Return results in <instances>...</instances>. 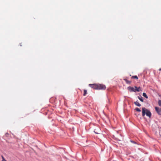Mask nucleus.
<instances>
[{"label":"nucleus","instance_id":"obj_1","mask_svg":"<svg viewBox=\"0 0 161 161\" xmlns=\"http://www.w3.org/2000/svg\"><path fill=\"white\" fill-rule=\"evenodd\" d=\"M89 86L95 90H105L106 87L104 85L100 84H89Z\"/></svg>","mask_w":161,"mask_h":161},{"label":"nucleus","instance_id":"obj_2","mask_svg":"<svg viewBox=\"0 0 161 161\" xmlns=\"http://www.w3.org/2000/svg\"><path fill=\"white\" fill-rule=\"evenodd\" d=\"M145 114H146L147 116L148 117L150 118H151L152 115L150 111L146 109L145 107H143L142 108V116H144Z\"/></svg>","mask_w":161,"mask_h":161},{"label":"nucleus","instance_id":"obj_3","mask_svg":"<svg viewBox=\"0 0 161 161\" xmlns=\"http://www.w3.org/2000/svg\"><path fill=\"white\" fill-rule=\"evenodd\" d=\"M128 89L130 92H139L141 91V89L140 87L138 88L136 86H135L134 87H133L131 86H129L128 87Z\"/></svg>","mask_w":161,"mask_h":161},{"label":"nucleus","instance_id":"obj_4","mask_svg":"<svg viewBox=\"0 0 161 161\" xmlns=\"http://www.w3.org/2000/svg\"><path fill=\"white\" fill-rule=\"evenodd\" d=\"M155 108L158 114L161 115V108L157 107H155Z\"/></svg>","mask_w":161,"mask_h":161},{"label":"nucleus","instance_id":"obj_5","mask_svg":"<svg viewBox=\"0 0 161 161\" xmlns=\"http://www.w3.org/2000/svg\"><path fill=\"white\" fill-rule=\"evenodd\" d=\"M134 103L137 106L140 107L141 106L140 104L138 101L135 102Z\"/></svg>","mask_w":161,"mask_h":161},{"label":"nucleus","instance_id":"obj_6","mask_svg":"<svg viewBox=\"0 0 161 161\" xmlns=\"http://www.w3.org/2000/svg\"><path fill=\"white\" fill-rule=\"evenodd\" d=\"M124 80L125 81V82H126L127 84H130L131 83V81H129L128 80H127V79H124Z\"/></svg>","mask_w":161,"mask_h":161},{"label":"nucleus","instance_id":"obj_7","mask_svg":"<svg viewBox=\"0 0 161 161\" xmlns=\"http://www.w3.org/2000/svg\"><path fill=\"white\" fill-rule=\"evenodd\" d=\"M131 79H138V77L137 75L132 76L131 78Z\"/></svg>","mask_w":161,"mask_h":161},{"label":"nucleus","instance_id":"obj_8","mask_svg":"<svg viewBox=\"0 0 161 161\" xmlns=\"http://www.w3.org/2000/svg\"><path fill=\"white\" fill-rule=\"evenodd\" d=\"M142 95H143V96H144V97H145L146 98H148V97L147 96V94H146V93H143V94H142Z\"/></svg>","mask_w":161,"mask_h":161},{"label":"nucleus","instance_id":"obj_9","mask_svg":"<svg viewBox=\"0 0 161 161\" xmlns=\"http://www.w3.org/2000/svg\"><path fill=\"white\" fill-rule=\"evenodd\" d=\"M87 94V90H84V93L83 96H85Z\"/></svg>","mask_w":161,"mask_h":161},{"label":"nucleus","instance_id":"obj_10","mask_svg":"<svg viewBox=\"0 0 161 161\" xmlns=\"http://www.w3.org/2000/svg\"><path fill=\"white\" fill-rule=\"evenodd\" d=\"M135 110L136 111H137V112H141V110L138 108H135Z\"/></svg>","mask_w":161,"mask_h":161},{"label":"nucleus","instance_id":"obj_11","mask_svg":"<svg viewBox=\"0 0 161 161\" xmlns=\"http://www.w3.org/2000/svg\"><path fill=\"white\" fill-rule=\"evenodd\" d=\"M138 98L141 101V102H143V98L142 97H138Z\"/></svg>","mask_w":161,"mask_h":161},{"label":"nucleus","instance_id":"obj_12","mask_svg":"<svg viewBox=\"0 0 161 161\" xmlns=\"http://www.w3.org/2000/svg\"><path fill=\"white\" fill-rule=\"evenodd\" d=\"M158 105L160 106L161 107V100H159L158 101Z\"/></svg>","mask_w":161,"mask_h":161},{"label":"nucleus","instance_id":"obj_13","mask_svg":"<svg viewBox=\"0 0 161 161\" xmlns=\"http://www.w3.org/2000/svg\"><path fill=\"white\" fill-rule=\"evenodd\" d=\"M2 158H3L2 161H7L4 158L3 156H2Z\"/></svg>","mask_w":161,"mask_h":161},{"label":"nucleus","instance_id":"obj_14","mask_svg":"<svg viewBox=\"0 0 161 161\" xmlns=\"http://www.w3.org/2000/svg\"><path fill=\"white\" fill-rule=\"evenodd\" d=\"M131 141V142H132L133 143H136V142H135L134 141Z\"/></svg>","mask_w":161,"mask_h":161},{"label":"nucleus","instance_id":"obj_15","mask_svg":"<svg viewBox=\"0 0 161 161\" xmlns=\"http://www.w3.org/2000/svg\"><path fill=\"white\" fill-rule=\"evenodd\" d=\"M159 70H161V68H160V69H159Z\"/></svg>","mask_w":161,"mask_h":161}]
</instances>
